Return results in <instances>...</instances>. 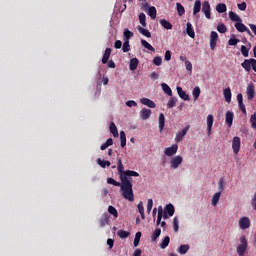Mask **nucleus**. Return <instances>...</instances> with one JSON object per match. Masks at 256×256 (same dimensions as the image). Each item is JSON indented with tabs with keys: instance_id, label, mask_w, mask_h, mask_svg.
I'll return each mask as SVG.
<instances>
[{
	"instance_id": "56",
	"label": "nucleus",
	"mask_w": 256,
	"mask_h": 256,
	"mask_svg": "<svg viewBox=\"0 0 256 256\" xmlns=\"http://www.w3.org/2000/svg\"><path fill=\"white\" fill-rule=\"evenodd\" d=\"M224 185H225V180H223V178H220L218 181V189L220 191V193H223L224 191Z\"/></svg>"
},
{
	"instance_id": "30",
	"label": "nucleus",
	"mask_w": 256,
	"mask_h": 256,
	"mask_svg": "<svg viewBox=\"0 0 256 256\" xmlns=\"http://www.w3.org/2000/svg\"><path fill=\"white\" fill-rule=\"evenodd\" d=\"M160 25L164 28V29H173V24H171V22L165 20V19H161L160 20Z\"/></svg>"
},
{
	"instance_id": "2",
	"label": "nucleus",
	"mask_w": 256,
	"mask_h": 256,
	"mask_svg": "<svg viewBox=\"0 0 256 256\" xmlns=\"http://www.w3.org/2000/svg\"><path fill=\"white\" fill-rule=\"evenodd\" d=\"M241 67H243V69H245L247 73L251 71V67H252L253 71H255L256 73V59L255 58L245 59L241 63Z\"/></svg>"
},
{
	"instance_id": "13",
	"label": "nucleus",
	"mask_w": 256,
	"mask_h": 256,
	"mask_svg": "<svg viewBox=\"0 0 256 256\" xmlns=\"http://www.w3.org/2000/svg\"><path fill=\"white\" fill-rule=\"evenodd\" d=\"M213 115L209 114L207 116V135L208 137L211 136V131L213 129Z\"/></svg>"
},
{
	"instance_id": "15",
	"label": "nucleus",
	"mask_w": 256,
	"mask_h": 256,
	"mask_svg": "<svg viewBox=\"0 0 256 256\" xmlns=\"http://www.w3.org/2000/svg\"><path fill=\"white\" fill-rule=\"evenodd\" d=\"M140 117H141V119H143L144 121H147V119H149V117H151V109L143 108V109L140 111Z\"/></svg>"
},
{
	"instance_id": "37",
	"label": "nucleus",
	"mask_w": 256,
	"mask_h": 256,
	"mask_svg": "<svg viewBox=\"0 0 256 256\" xmlns=\"http://www.w3.org/2000/svg\"><path fill=\"white\" fill-rule=\"evenodd\" d=\"M192 95H193L194 101H197V99H199V96L201 95V88H199V86H195L192 91Z\"/></svg>"
},
{
	"instance_id": "46",
	"label": "nucleus",
	"mask_w": 256,
	"mask_h": 256,
	"mask_svg": "<svg viewBox=\"0 0 256 256\" xmlns=\"http://www.w3.org/2000/svg\"><path fill=\"white\" fill-rule=\"evenodd\" d=\"M122 51L123 53H129V51H131V45H129V40H124Z\"/></svg>"
},
{
	"instance_id": "23",
	"label": "nucleus",
	"mask_w": 256,
	"mask_h": 256,
	"mask_svg": "<svg viewBox=\"0 0 256 256\" xmlns=\"http://www.w3.org/2000/svg\"><path fill=\"white\" fill-rule=\"evenodd\" d=\"M229 19H231V21H234L235 23H241V17H239V15H237V13L230 11L229 12Z\"/></svg>"
},
{
	"instance_id": "52",
	"label": "nucleus",
	"mask_w": 256,
	"mask_h": 256,
	"mask_svg": "<svg viewBox=\"0 0 256 256\" xmlns=\"http://www.w3.org/2000/svg\"><path fill=\"white\" fill-rule=\"evenodd\" d=\"M140 241H141V232H137L134 238V247H138Z\"/></svg>"
},
{
	"instance_id": "45",
	"label": "nucleus",
	"mask_w": 256,
	"mask_h": 256,
	"mask_svg": "<svg viewBox=\"0 0 256 256\" xmlns=\"http://www.w3.org/2000/svg\"><path fill=\"white\" fill-rule=\"evenodd\" d=\"M108 213H110V215H113V217H115V219H117V217H119V212L117 211V208H115L113 206L108 207Z\"/></svg>"
},
{
	"instance_id": "49",
	"label": "nucleus",
	"mask_w": 256,
	"mask_h": 256,
	"mask_svg": "<svg viewBox=\"0 0 256 256\" xmlns=\"http://www.w3.org/2000/svg\"><path fill=\"white\" fill-rule=\"evenodd\" d=\"M176 104H177V98L171 97L167 103V107L168 109H173V107H175Z\"/></svg>"
},
{
	"instance_id": "17",
	"label": "nucleus",
	"mask_w": 256,
	"mask_h": 256,
	"mask_svg": "<svg viewBox=\"0 0 256 256\" xmlns=\"http://www.w3.org/2000/svg\"><path fill=\"white\" fill-rule=\"evenodd\" d=\"M176 89H177V93H178L179 97L182 98L183 101H189V99H190L189 94H187L185 91H183V88L178 86Z\"/></svg>"
},
{
	"instance_id": "20",
	"label": "nucleus",
	"mask_w": 256,
	"mask_h": 256,
	"mask_svg": "<svg viewBox=\"0 0 256 256\" xmlns=\"http://www.w3.org/2000/svg\"><path fill=\"white\" fill-rule=\"evenodd\" d=\"M137 67H139V59L132 58L130 60V64H129L130 71H135L137 69Z\"/></svg>"
},
{
	"instance_id": "54",
	"label": "nucleus",
	"mask_w": 256,
	"mask_h": 256,
	"mask_svg": "<svg viewBox=\"0 0 256 256\" xmlns=\"http://www.w3.org/2000/svg\"><path fill=\"white\" fill-rule=\"evenodd\" d=\"M173 227L175 233H177L179 231V218L177 216L173 218Z\"/></svg>"
},
{
	"instance_id": "21",
	"label": "nucleus",
	"mask_w": 256,
	"mask_h": 256,
	"mask_svg": "<svg viewBox=\"0 0 256 256\" xmlns=\"http://www.w3.org/2000/svg\"><path fill=\"white\" fill-rule=\"evenodd\" d=\"M164 211H166L169 217H173L175 215V206L173 204H167Z\"/></svg>"
},
{
	"instance_id": "59",
	"label": "nucleus",
	"mask_w": 256,
	"mask_h": 256,
	"mask_svg": "<svg viewBox=\"0 0 256 256\" xmlns=\"http://www.w3.org/2000/svg\"><path fill=\"white\" fill-rule=\"evenodd\" d=\"M238 107L244 115H247V109L245 108V104L243 102H238Z\"/></svg>"
},
{
	"instance_id": "26",
	"label": "nucleus",
	"mask_w": 256,
	"mask_h": 256,
	"mask_svg": "<svg viewBox=\"0 0 256 256\" xmlns=\"http://www.w3.org/2000/svg\"><path fill=\"white\" fill-rule=\"evenodd\" d=\"M117 169H118V175L121 178V175H125V170L123 167V161L121 160V158L118 159V163H117Z\"/></svg>"
},
{
	"instance_id": "51",
	"label": "nucleus",
	"mask_w": 256,
	"mask_h": 256,
	"mask_svg": "<svg viewBox=\"0 0 256 256\" xmlns=\"http://www.w3.org/2000/svg\"><path fill=\"white\" fill-rule=\"evenodd\" d=\"M138 211L141 215L142 219H145V208L143 207V202H139L138 204Z\"/></svg>"
},
{
	"instance_id": "11",
	"label": "nucleus",
	"mask_w": 256,
	"mask_h": 256,
	"mask_svg": "<svg viewBox=\"0 0 256 256\" xmlns=\"http://www.w3.org/2000/svg\"><path fill=\"white\" fill-rule=\"evenodd\" d=\"M188 131H189V126H186L180 132H178L175 137L176 143H181L183 141V138L185 137V135H187Z\"/></svg>"
},
{
	"instance_id": "22",
	"label": "nucleus",
	"mask_w": 256,
	"mask_h": 256,
	"mask_svg": "<svg viewBox=\"0 0 256 256\" xmlns=\"http://www.w3.org/2000/svg\"><path fill=\"white\" fill-rule=\"evenodd\" d=\"M233 117H234L233 112H231V111L226 112L225 119H226V124L228 125V127H231V125H233Z\"/></svg>"
},
{
	"instance_id": "24",
	"label": "nucleus",
	"mask_w": 256,
	"mask_h": 256,
	"mask_svg": "<svg viewBox=\"0 0 256 256\" xmlns=\"http://www.w3.org/2000/svg\"><path fill=\"white\" fill-rule=\"evenodd\" d=\"M161 87L166 95H168L169 97H173V91L171 90V87H169V85H167L166 83H162Z\"/></svg>"
},
{
	"instance_id": "27",
	"label": "nucleus",
	"mask_w": 256,
	"mask_h": 256,
	"mask_svg": "<svg viewBox=\"0 0 256 256\" xmlns=\"http://www.w3.org/2000/svg\"><path fill=\"white\" fill-rule=\"evenodd\" d=\"M165 129V115L163 113L159 114V131Z\"/></svg>"
},
{
	"instance_id": "10",
	"label": "nucleus",
	"mask_w": 256,
	"mask_h": 256,
	"mask_svg": "<svg viewBox=\"0 0 256 256\" xmlns=\"http://www.w3.org/2000/svg\"><path fill=\"white\" fill-rule=\"evenodd\" d=\"M202 13H204L206 19H211V4L208 1L202 3Z\"/></svg>"
},
{
	"instance_id": "47",
	"label": "nucleus",
	"mask_w": 256,
	"mask_h": 256,
	"mask_svg": "<svg viewBox=\"0 0 256 256\" xmlns=\"http://www.w3.org/2000/svg\"><path fill=\"white\" fill-rule=\"evenodd\" d=\"M133 32H131V30L129 29H124V41H129V39H131L133 37Z\"/></svg>"
},
{
	"instance_id": "61",
	"label": "nucleus",
	"mask_w": 256,
	"mask_h": 256,
	"mask_svg": "<svg viewBox=\"0 0 256 256\" xmlns=\"http://www.w3.org/2000/svg\"><path fill=\"white\" fill-rule=\"evenodd\" d=\"M153 209V199H148L147 202V213H151V210Z\"/></svg>"
},
{
	"instance_id": "33",
	"label": "nucleus",
	"mask_w": 256,
	"mask_h": 256,
	"mask_svg": "<svg viewBox=\"0 0 256 256\" xmlns=\"http://www.w3.org/2000/svg\"><path fill=\"white\" fill-rule=\"evenodd\" d=\"M120 145L121 147H125L127 145V135L125 131L120 132Z\"/></svg>"
},
{
	"instance_id": "18",
	"label": "nucleus",
	"mask_w": 256,
	"mask_h": 256,
	"mask_svg": "<svg viewBox=\"0 0 256 256\" xmlns=\"http://www.w3.org/2000/svg\"><path fill=\"white\" fill-rule=\"evenodd\" d=\"M109 57H111V48H106L104 55L102 57L103 65H107V63H109Z\"/></svg>"
},
{
	"instance_id": "29",
	"label": "nucleus",
	"mask_w": 256,
	"mask_h": 256,
	"mask_svg": "<svg viewBox=\"0 0 256 256\" xmlns=\"http://www.w3.org/2000/svg\"><path fill=\"white\" fill-rule=\"evenodd\" d=\"M110 133H112L113 137H119V131L117 130L115 122L110 123Z\"/></svg>"
},
{
	"instance_id": "58",
	"label": "nucleus",
	"mask_w": 256,
	"mask_h": 256,
	"mask_svg": "<svg viewBox=\"0 0 256 256\" xmlns=\"http://www.w3.org/2000/svg\"><path fill=\"white\" fill-rule=\"evenodd\" d=\"M241 53L243 57H249V49L247 48V46L245 45L241 46Z\"/></svg>"
},
{
	"instance_id": "32",
	"label": "nucleus",
	"mask_w": 256,
	"mask_h": 256,
	"mask_svg": "<svg viewBox=\"0 0 256 256\" xmlns=\"http://www.w3.org/2000/svg\"><path fill=\"white\" fill-rule=\"evenodd\" d=\"M97 163L102 167V169H105V167H111V162L108 160H102L101 158L97 159Z\"/></svg>"
},
{
	"instance_id": "64",
	"label": "nucleus",
	"mask_w": 256,
	"mask_h": 256,
	"mask_svg": "<svg viewBox=\"0 0 256 256\" xmlns=\"http://www.w3.org/2000/svg\"><path fill=\"white\" fill-rule=\"evenodd\" d=\"M251 205H252L253 209L256 210V192H255L254 197L252 199Z\"/></svg>"
},
{
	"instance_id": "48",
	"label": "nucleus",
	"mask_w": 256,
	"mask_h": 256,
	"mask_svg": "<svg viewBox=\"0 0 256 256\" xmlns=\"http://www.w3.org/2000/svg\"><path fill=\"white\" fill-rule=\"evenodd\" d=\"M139 21L142 24V27H147V16H145V13L139 14Z\"/></svg>"
},
{
	"instance_id": "53",
	"label": "nucleus",
	"mask_w": 256,
	"mask_h": 256,
	"mask_svg": "<svg viewBox=\"0 0 256 256\" xmlns=\"http://www.w3.org/2000/svg\"><path fill=\"white\" fill-rule=\"evenodd\" d=\"M217 31L219 33H227V26H225V24L223 23H220L218 26H217Z\"/></svg>"
},
{
	"instance_id": "3",
	"label": "nucleus",
	"mask_w": 256,
	"mask_h": 256,
	"mask_svg": "<svg viewBox=\"0 0 256 256\" xmlns=\"http://www.w3.org/2000/svg\"><path fill=\"white\" fill-rule=\"evenodd\" d=\"M239 256H244L245 251H247V238L245 236L240 237V245L236 248Z\"/></svg>"
},
{
	"instance_id": "1",
	"label": "nucleus",
	"mask_w": 256,
	"mask_h": 256,
	"mask_svg": "<svg viewBox=\"0 0 256 256\" xmlns=\"http://www.w3.org/2000/svg\"><path fill=\"white\" fill-rule=\"evenodd\" d=\"M131 177H139V172L125 170L124 175H121L120 181L122 197H124L126 201L133 203V201H135V194L133 193V178Z\"/></svg>"
},
{
	"instance_id": "8",
	"label": "nucleus",
	"mask_w": 256,
	"mask_h": 256,
	"mask_svg": "<svg viewBox=\"0 0 256 256\" xmlns=\"http://www.w3.org/2000/svg\"><path fill=\"white\" fill-rule=\"evenodd\" d=\"M238 225L242 230L249 229L251 227V220L249 219V217L244 216L240 218Z\"/></svg>"
},
{
	"instance_id": "25",
	"label": "nucleus",
	"mask_w": 256,
	"mask_h": 256,
	"mask_svg": "<svg viewBox=\"0 0 256 256\" xmlns=\"http://www.w3.org/2000/svg\"><path fill=\"white\" fill-rule=\"evenodd\" d=\"M223 95H224L226 103H230L231 97H232L231 88L224 89L223 90Z\"/></svg>"
},
{
	"instance_id": "31",
	"label": "nucleus",
	"mask_w": 256,
	"mask_h": 256,
	"mask_svg": "<svg viewBox=\"0 0 256 256\" xmlns=\"http://www.w3.org/2000/svg\"><path fill=\"white\" fill-rule=\"evenodd\" d=\"M189 249H190L189 244H182L178 248V253H180V255H185V253H187V251H189Z\"/></svg>"
},
{
	"instance_id": "44",
	"label": "nucleus",
	"mask_w": 256,
	"mask_h": 256,
	"mask_svg": "<svg viewBox=\"0 0 256 256\" xmlns=\"http://www.w3.org/2000/svg\"><path fill=\"white\" fill-rule=\"evenodd\" d=\"M176 9L178 11V15L182 17V15H185V7H183V4L176 3Z\"/></svg>"
},
{
	"instance_id": "19",
	"label": "nucleus",
	"mask_w": 256,
	"mask_h": 256,
	"mask_svg": "<svg viewBox=\"0 0 256 256\" xmlns=\"http://www.w3.org/2000/svg\"><path fill=\"white\" fill-rule=\"evenodd\" d=\"M100 227H105V225L109 224V214L108 213H104L102 215V217L100 218Z\"/></svg>"
},
{
	"instance_id": "50",
	"label": "nucleus",
	"mask_w": 256,
	"mask_h": 256,
	"mask_svg": "<svg viewBox=\"0 0 256 256\" xmlns=\"http://www.w3.org/2000/svg\"><path fill=\"white\" fill-rule=\"evenodd\" d=\"M107 183L109 185H114V187H120V189H121V183L117 182V180H115L113 178H107Z\"/></svg>"
},
{
	"instance_id": "55",
	"label": "nucleus",
	"mask_w": 256,
	"mask_h": 256,
	"mask_svg": "<svg viewBox=\"0 0 256 256\" xmlns=\"http://www.w3.org/2000/svg\"><path fill=\"white\" fill-rule=\"evenodd\" d=\"M153 63L154 65H156L157 67L161 66V64L163 63V58H161V56H156L153 59Z\"/></svg>"
},
{
	"instance_id": "7",
	"label": "nucleus",
	"mask_w": 256,
	"mask_h": 256,
	"mask_svg": "<svg viewBox=\"0 0 256 256\" xmlns=\"http://www.w3.org/2000/svg\"><path fill=\"white\" fill-rule=\"evenodd\" d=\"M232 149L235 155L239 154V151L241 150V138L239 136L233 138Z\"/></svg>"
},
{
	"instance_id": "6",
	"label": "nucleus",
	"mask_w": 256,
	"mask_h": 256,
	"mask_svg": "<svg viewBox=\"0 0 256 256\" xmlns=\"http://www.w3.org/2000/svg\"><path fill=\"white\" fill-rule=\"evenodd\" d=\"M177 151H179V146L177 144H173L171 147L164 149V155H166V157H173V155L177 154Z\"/></svg>"
},
{
	"instance_id": "40",
	"label": "nucleus",
	"mask_w": 256,
	"mask_h": 256,
	"mask_svg": "<svg viewBox=\"0 0 256 256\" xmlns=\"http://www.w3.org/2000/svg\"><path fill=\"white\" fill-rule=\"evenodd\" d=\"M161 236V228H156L153 233H152V241H157V239H159V237Z\"/></svg>"
},
{
	"instance_id": "36",
	"label": "nucleus",
	"mask_w": 256,
	"mask_h": 256,
	"mask_svg": "<svg viewBox=\"0 0 256 256\" xmlns=\"http://www.w3.org/2000/svg\"><path fill=\"white\" fill-rule=\"evenodd\" d=\"M219 199H221V192H217L212 197V206L217 207V203H219Z\"/></svg>"
},
{
	"instance_id": "38",
	"label": "nucleus",
	"mask_w": 256,
	"mask_h": 256,
	"mask_svg": "<svg viewBox=\"0 0 256 256\" xmlns=\"http://www.w3.org/2000/svg\"><path fill=\"white\" fill-rule=\"evenodd\" d=\"M161 219H163V206L158 207V217L156 221L157 226L161 225Z\"/></svg>"
},
{
	"instance_id": "14",
	"label": "nucleus",
	"mask_w": 256,
	"mask_h": 256,
	"mask_svg": "<svg viewBox=\"0 0 256 256\" xmlns=\"http://www.w3.org/2000/svg\"><path fill=\"white\" fill-rule=\"evenodd\" d=\"M140 102L142 103V105H146V107H150V109H155L156 107L155 102H153L149 98H141Z\"/></svg>"
},
{
	"instance_id": "62",
	"label": "nucleus",
	"mask_w": 256,
	"mask_h": 256,
	"mask_svg": "<svg viewBox=\"0 0 256 256\" xmlns=\"http://www.w3.org/2000/svg\"><path fill=\"white\" fill-rule=\"evenodd\" d=\"M185 65H186L187 71H193V64H191V61L186 60Z\"/></svg>"
},
{
	"instance_id": "57",
	"label": "nucleus",
	"mask_w": 256,
	"mask_h": 256,
	"mask_svg": "<svg viewBox=\"0 0 256 256\" xmlns=\"http://www.w3.org/2000/svg\"><path fill=\"white\" fill-rule=\"evenodd\" d=\"M250 123H251L252 129L256 130V112H254V114L251 116Z\"/></svg>"
},
{
	"instance_id": "34",
	"label": "nucleus",
	"mask_w": 256,
	"mask_h": 256,
	"mask_svg": "<svg viewBox=\"0 0 256 256\" xmlns=\"http://www.w3.org/2000/svg\"><path fill=\"white\" fill-rule=\"evenodd\" d=\"M235 27L239 33H245L247 31V26L241 22H236Z\"/></svg>"
},
{
	"instance_id": "39",
	"label": "nucleus",
	"mask_w": 256,
	"mask_h": 256,
	"mask_svg": "<svg viewBox=\"0 0 256 256\" xmlns=\"http://www.w3.org/2000/svg\"><path fill=\"white\" fill-rule=\"evenodd\" d=\"M216 11L217 13H225L227 11V5H225L224 3L217 4Z\"/></svg>"
},
{
	"instance_id": "43",
	"label": "nucleus",
	"mask_w": 256,
	"mask_h": 256,
	"mask_svg": "<svg viewBox=\"0 0 256 256\" xmlns=\"http://www.w3.org/2000/svg\"><path fill=\"white\" fill-rule=\"evenodd\" d=\"M170 241L171 238H169V236H166L160 244L161 249H167V247H169Z\"/></svg>"
},
{
	"instance_id": "12",
	"label": "nucleus",
	"mask_w": 256,
	"mask_h": 256,
	"mask_svg": "<svg viewBox=\"0 0 256 256\" xmlns=\"http://www.w3.org/2000/svg\"><path fill=\"white\" fill-rule=\"evenodd\" d=\"M144 7L145 9L148 8V15L151 19H157V8H155V6L149 7V3H146Z\"/></svg>"
},
{
	"instance_id": "60",
	"label": "nucleus",
	"mask_w": 256,
	"mask_h": 256,
	"mask_svg": "<svg viewBox=\"0 0 256 256\" xmlns=\"http://www.w3.org/2000/svg\"><path fill=\"white\" fill-rule=\"evenodd\" d=\"M239 39L237 38H230L229 41H228V45L232 46V47H235V45H237V43H239Z\"/></svg>"
},
{
	"instance_id": "16",
	"label": "nucleus",
	"mask_w": 256,
	"mask_h": 256,
	"mask_svg": "<svg viewBox=\"0 0 256 256\" xmlns=\"http://www.w3.org/2000/svg\"><path fill=\"white\" fill-rule=\"evenodd\" d=\"M186 33L191 37V39H195V30L193 29L191 22H187L186 24Z\"/></svg>"
},
{
	"instance_id": "41",
	"label": "nucleus",
	"mask_w": 256,
	"mask_h": 256,
	"mask_svg": "<svg viewBox=\"0 0 256 256\" xmlns=\"http://www.w3.org/2000/svg\"><path fill=\"white\" fill-rule=\"evenodd\" d=\"M141 45L143 46V47H145V49H148V51H152L153 53H154V51H155V48L151 45V44H149V42H147V40H141Z\"/></svg>"
},
{
	"instance_id": "28",
	"label": "nucleus",
	"mask_w": 256,
	"mask_h": 256,
	"mask_svg": "<svg viewBox=\"0 0 256 256\" xmlns=\"http://www.w3.org/2000/svg\"><path fill=\"white\" fill-rule=\"evenodd\" d=\"M201 12V0H196L193 7V15Z\"/></svg>"
},
{
	"instance_id": "35",
	"label": "nucleus",
	"mask_w": 256,
	"mask_h": 256,
	"mask_svg": "<svg viewBox=\"0 0 256 256\" xmlns=\"http://www.w3.org/2000/svg\"><path fill=\"white\" fill-rule=\"evenodd\" d=\"M138 31L139 33H141V35H143L144 37H147L148 39H150L151 37V32L141 26H138Z\"/></svg>"
},
{
	"instance_id": "4",
	"label": "nucleus",
	"mask_w": 256,
	"mask_h": 256,
	"mask_svg": "<svg viewBox=\"0 0 256 256\" xmlns=\"http://www.w3.org/2000/svg\"><path fill=\"white\" fill-rule=\"evenodd\" d=\"M181 163H183V156H174L170 160V167L171 169H179V165H181Z\"/></svg>"
},
{
	"instance_id": "5",
	"label": "nucleus",
	"mask_w": 256,
	"mask_h": 256,
	"mask_svg": "<svg viewBox=\"0 0 256 256\" xmlns=\"http://www.w3.org/2000/svg\"><path fill=\"white\" fill-rule=\"evenodd\" d=\"M217 41H219V34L216 31H212L210 33V49L211 51H215L217 47Z\"/></svg>"
},
{
	"instance_id": "9",
	"label": "nucleus",
	"mask_w": 256,
	"mask_h": 256,
	"mask_svg": "<svg viewBox=\"0 0 256 256\" xmlns=\"http://www.w3.org/2000/svg\"><path fill=\"white\" fill-rule=\"evenodd\" d=\"M246 95L248 101H253V99L255 98V85H253V83L247 85Z\"/></svg>"
},
{
	"instance_id": "42",
	"label": "nucleus",
	"mask_w": 256,
	"mask_h": 256,
	"mask_svg": "<svg viewBox=\"0 0 256 256\" xmlns=\"http://www.w3.org/2000/svg\"><path fill=\"white\" fill-rule=\"evenodd\" d=\"M117 235L120 237V239H127L131 233L125 230H118Z\"/></svg>"
},
{
	"instance_id": "63",
	"label": "nucleus",
	"mask_w": 256,
	"mask_h": 256,
	"mask_svg": "<svg viewBox=\"0 0 256 256\" xmlns=\"http://www.w3.org/2000/svg\"><path fill=\"white\" fill-rule=\"evenodd\" d=\"M127 107H137V102H135L134 100H128L126 102Z\"/></svg>"
}]
</instances>
